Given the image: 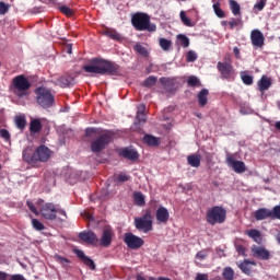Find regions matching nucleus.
<instances>
[{
	"label": "nucleus",
	"instance_id": "5fc2aeb1",
	"mask_svg": "<svg viewBox=\"0 0 280 280\" xmlns=\"http://www.w3.org/2000/svg\"><path fill=\"white\" fill-rule=\"evenodd\" d=\"M236 252L238 255L246 257V247H244V245H236Z\"/></svg>",
	"mask_w": 280,
	"mask_h": 280
},
{
	"label": "nucleus",
	"instance_id": "6e6d98bb",
	"mask_svg": "<svg viewBox=\"0 0 280 280\" xmlns=\"http://www.w3.org/2000/svg\"><path fill=\"white\" fill-rule=\"evenodd\" d=\"M136 118L140 124H145V121L148 120V117L145 116V114H137Z\"/></svg>",
	"mask_w": 280,
	"mask_h": 280
},
{
	"label": "nucleus",
	"instance_id": "bb28decb",
	"mask_svg": "<svg viewBox=\"0 0 280 280\" xmlns=\"http://www.w3.org/2000/svg\"><path fill=\"white\" fill-rule=\"evenodd\" d=\"M245 235H248L250 237V240H253L254 242H256V244H261V232L259 230H247L245 231Z\"/></svg>",
	"mask_w": 280,
	"mask_h": 280
},
{
	"label": "nucleus",
	"instance_id": "4d7b16f0",
	"mask_svg": "<svg viewBox=\"0 0 280 280\" xmlns=\"http://www.w3.org/2000/svg\"><path fill=\"white\" fill-rule=\"evenodd\" d=\"M195 280H209V276L207 273H198Z\"/></svg>",
	"mask_w": 280,
	"mask_h": 280
},
{
	"label": "nucleus",
	"instance_id": "58836bf2",
	"mask_svg": "<svg viewBox=\"0 0 280 280\" xmlns=\"http://www.w3.org/2000/svg\"><path fill=\"white\" fill-rule=\"evenodd\" d=\"M179 16H180L182 23H184L186 27H194V23H191V20L189 18H187V14L185 13V11H180Z\"/></svg>",
	"mask_w": 280,
	"mask_h": 280
},
{
	"label": "nucleus",
	"instance_id": "cd10ccee",
	"mask_svg": "<svg viewBox=\"0 0 280 280\" xmlns=\"http://www.w3.org/2000/svg\"><path fill=\"white\" fill-rule=\"evenodd\" d=\"M250 266H257V262H255L254 260L245 259L243 262L240 264L238 267L245 275H250Z\"/></svg>",
	"mask_w": 280,
	"mask_h": 280
},
{
	"label": "nucleus",
	"instance_id": "052dcab7",
	"mask_svg": "<svg viewBox=\"0 0 280 280\" xmlns=\"http://www.w3.org/2000/svg\"><path fill=\"white\" fill-rule=\"evenodd\" d=\"M10 275L5 271H0V280H8Z\"/></svg>",
	"mask_w": 280,
	"mask_h": 280
},
{
	"label": "nucleus",
	"instance_id": "2eb2a0df",
	"mask_svg": "<svg viewBox=\"0 0 280 280\" xmlns=\"http://www.w3.org/2000/svg\"><path fill=\"white\" fill-rule=\"evenodd\" d=\"M55 84L56 86H60L61 89H67L75 84V78H73V75L71 74H63L55 81Z\"/></svg>",
	"mask_w": 280,
	"mask_h": 280
},
{
	"label": "nucleus",
	"instance_id": "4468645a",
	"mask_svg": "<svg viewBox=\"0 0 280 280\" xmlns=\"http://www.w3.org/2000/svg\"><path fill=\"white\" fill-rule=\"evenodd\" d=\"M252 255L256 259H261L262 261H268V259H270V252L264 246L253 245Z\"/></svg>",
	"mask_w": 280,
	"mask_h": 280
},
{
	"label": "nucleus",
	"instance_id": "864d4df0",
	"mask_svg": "<svg viewBox=\"0 0 280 280\" xmlns=\"http://www.w3.org/2000/svg\"><path fill=\"white\" fill-rule=\"evenodd\" d=\"M0 137L4 139V141H10V131L7 129H0Z\"/></svg>",
	"mask_w": 280,
	"mask_h": 280
},
{
	"label": "nucleus",
	"instance_id": "39448f33",
	"mask_svg": "<svg viewBox=\"0 0 280 280\" xmlns=\"http://www.w3.org/2000/svg\"><path fill=\"white\" fill-rule=\"evenodd\" d=\"M206 222L210 226H215V224H224L226 222V208L222 206H214L207 210Z\"/></svg>",
	"mask_w": 280,
	"mask_h": 280
},
{
	"label": "nucleus",
	"instance_id": "c03bdc74",
	"mask_svg": "<svg viewBox=\"0 0 280 280\" xmlns=\"http://www.w3.org/2000/svg\"><path fill=\"white\" fill-rule=\"evenodd\" d=\"M59 11L61 14H65L66 16H73V10L67 5L59 7Z\"/></svg>",
	"mask_w": 280,
	"mask_h": 280
},
{
	"label": "nucleus",
	"instance_id": "3c124183",
	"mask_svg": "<svg viewBox=\"0 0 280 280\" xmlns=\"http://www.w3.org/2000/svg\"><path fill=\"white\" fill-rule=\"evenodd\" d=\"M241 78L242 82L245 83L247 86H250V84H253V75L243 74Z\"/></svg>",
	"mask_w": 280,
	"mask_h": 280
},
{
	"label": "nucleus",
	"instance_id": "f704fd0d",
	"mask_svg": "<svg viewBox=\"0 0 280 280\" xmlns=\"http://www.w3.org/2000/svg\"><path fill=\"white\" fill-rule=\"evenodd\" d=\"M133 49L137 54H139L140 56H143V58H148V48L143 47V45L141 44H136L133 46Z\"/></svg>",
	"mask_w": 280,
	"mask_h": 280
},
{
	"label": "nucleus",
	"instance_id": "393cba45",
	"mask_svg": "<svg viewBox=\"0 0 280 280\" xmlns=\"http://www.w3.org/2000/svg\"><path fill=\"white\" fill-rule=\"evenodd\" d=\"M43 130V122L38 118H33L30 122L31 135H38Z\"/></svg>",
	"mask_w": 280,
	"mask_h": 280
},
{
	"label": "nucleus",
	"instance_id": "dca6fc26",
	"mask_svg": "<svg viewBox=\"0 0 280 280\" xmlns=\"http://www.w3.org/2000/svg\"><path fill=\"white\" fill-rule=\"evenodd\" d=\"M73 253L84 264V266H88L90 270H95V261H93L89 256H85L84 252L81 249H73Z\"/></svg>",
	"mask_w": 280,
	"mask_h": 280
},
{
	"label": "nucleus",
	"instance_id": "423d86ee",
	"mask_svg": "<svg viewBox=\"0 0 280 280\" xmlns=\"http://www.w3.org/2000/svg\"><path fill=\"white\" fill-rule=\"evenodd\" d=\"M58 213H59V215H63V218H67V211L60 209L54 202H46V203L42 205V207L39 209V215H42V218H44V220H49L51 222L54 220H57Z\"/></svg>",
	"mask_w": 280,
	"mask_h": 280
},
{
	"label": "nucleus",
	"instance_id": "4be33fe9",
	"mask_svg": "<svg viewBox=\"0 0 280 280\" xmlns=\"http://www.w3.org/2000/svg\"><path fill=\"white\" fill-rule=\"evenodd\" d=\"M254 218L258 221L267 220V218L272 219V210H269L268 208H259L255 211Z\"/></svg>",
	"mask_w": 280,
	"mask_h": 280
},
{
	"label": "nucleus",
	"instance_id": "412c9836",
	"mask_svg": "<svg viewBox=\"0 0 280 280\" xmlns=\"http://www.w3.org/2000/svg\"><path fill=\"white\" fill-rule=\"evenodd\" d=\"M160 84L164 86L167 93H174L176 91V80L170 78H161Z\"/></svg>",
	"mask_w": 280,
	"mask_h": 280
},
{
	"label": "nucleus",
	"instance_id": "ddd939ff",
	"mask_svg": "<svg viewBox=\"0 0 280 280\" xmlns=\"http://www.w3.org/2000/svg\"><path fill=\"white\" fill-rule=\"evenodd\" d=\"M115 236V232H113V228L105 226L103 229V234L100 240V245L103 246V248H108L110 244H113V237Z\"/></svg>",
	"mask_w": 280,
	"mask_h": 280
},
{
	"label": "nucleus",
	"instance_id": "a878e982",
	"mask_svg": "<svg viewBox=\"0 0 280 280\" xmlns=\"http://www.w3.org/2000/svg\"><path fill=\"white\" fill-rule=\"evenodd\" d=\"M197 100H198L199 106L205 107V105L208 104V102H209V90L202 89L197 94Z\"/></svg>",
	"mask_w": 280,
	"mask_h": 280
},
{
	"label": "nucleus",
	"instance_id": "a211bd4d",
	"mask_svg": "<svg viewBox=\"0 0 280 280\" xmlns=\"http://www.w3.org/2000/svg\"><path fill=\"white\" fill-rule=\"evenodd\" d=\"M118 154L128 161H137L139 159V152L131 148H122L119 150Z\"/></svg>",
	"mask_w": 280,
	"mask_h": 280
},
{
	"label": "nucleus",
	"instance_id": "6e6552de",
	"mask_svg": "<svg viewBox=\"0 0 280 280\" xmlns=\"http://www.w3.org/2000/svg\"><path fill=\"white\" fill-rule=\"evenodd\" d=\"M35 93L37 95L36 102L42 108H51L54 106L55 98L51 95V91L46 88H37Z\"/></svg>",
	"mask_w": 280,
	"mask_h": 280
},
{
	"label": "nucleus",
	"instance_id": "bf43d9fd",
	"mask_svg": "<svg viewBox=\"0 0 280 280\" xmlns=\"http://www.w3.org/2000/svg\"><path fill=\"white\" fill-rule=\"evenodd\" d=\"M58 261L60 262V264H62V266H65V264H69V259L68 258H65V257H62V256H58Z\"/></svg>",
	"mask_w": 280,
	"mask_h": 280
},
{
	"label": "nucleus",
	"instance_id": "f03ea898",
	"mask_svg": "<svg viewBox=\"0 0 280 280\" xmlns=\"http://www.w3.org/2000/svg\"><path fill=\"white\" fill-rule=\"evenodd\" d=\"M93 135H97L90 143L91 152H94V154L106 150V147L113 143L115 137V132L112 130L98 132L97 128L85 129V137H93Z\"/></svg>",
	"mask_w": 280,
	"mask_h": 280
},
{
	"label": "nucleus",
	"instance_id": "603ef678",
	"mask_svg": "<svg viewBox=\"0 0 280 280\" xmlns=\"http://www.w3.org/2000/svg\"><path fill=\"white\" fill-rule=\"evenodd\" d=\"M240 23H242V20L232 18L231 21L229 22L230 30H235V27H237V25H240Z\"/></svg>",
	"mask_w": 280,
	"mask_h": 280
},
{
	"label": "nucleus",
	"instance_id": "a18cd8bd",
	"mask_svg": "<svg viewBox=\"0 0 280 280\" xmlns=\"http://www.w3.org/2000/svg\"><path fill=\"white\" fill-rule=\"evenodd\" d=\"M8 12H10V4L0 1V15H5Z\"/></svg>",
	"mask_w": 280,
	"mask_h": 280
},
{
	"label": "nucleus",
	"instance_id": "9d476101",
	"mask_svg": "<svg viewBox=\"0 0 280 280\" xmlns=\"http://www.w3.org/2000/svg\"><path fill=\"white\" fill-rule=\"evenodd\" d=\"M12 85L18 91V97H23V95H27V91L32 88V83L30 80L25 78V75L20 74L14 77L12 80Z\"/></svg>",
	"mask_w": 280,
	"mask_h": 280
},
{
	"label": "nucleus",
	"instance_id": "f8f14e48",
	"mask_svg": "<svg viewBox=\"0 0 280 280\" xmlns=\"http://www.w3.org/2000/svg\"><path fill=\"white\" fill-rule=\"evenodd\" d=\"M225 162L229 167H232L235 174H244V172H246V163L235 160L234 154L228 153Z\"/></svg>",
	"mask_w": 280,
	"mask_h": 280
},
{
	"label": "nucleus",
	"instance_id": "c85d7f7f",
	"mask_svg": "<svg viewBox=\"0 0 280 280\" xmlns=\"http://www.w3.org/2000/svg\"><path fill=\"white\" fill-rule=\"evenodd\" d=\"M229 4H230V10L232 14H234V16H240L242 14V7H240V3H237V1L230 0Z\"/></svg>",
	"mask_w": 280,
	"mask_h": 280
},
{
	"label": "nucleus",
	"instance_id": "13d9d810",
	"mask_svg": "<svg viewBox=\"0 0 280 280\" xmlns=\"http://www.w3.org/2000/svg\"><path fill=\"white\" fill-rule=\"evenodd\" d=\"M10 279L9 280H25V278L21 275H12V276H9Z\"/></svg>",
	"mask_w": 280,
	"mask_h": 280
},
{
	"label": "nucleus",
	"instance_id": "e2e57ef3",
	"mask_svg": "<svg viewBox=\"0 0 280 280\" xmlns=\"http://www.w3.org/2000/svg\"><path fill=\"white\" fill-rule=\"evenodd\" d=\"M196 257L198 259H206L207 258V254H205V252H198Z\"/></svg>",
	"mask_w": 280,
	"mask_h": 280
},
{
	"label": "nucleus",
	"instance_id": "0eeeda50",
	"mask_svg": "<svg viewBox=\"0 0 280 280\" xmlns=\"http://www.w3.org/2000/svg\"><path fill=\"white\" fill-rule=\"evenodd\" d=\"M133 224L137 231H140L141 233H150L153 229L152 210L147 209L143 215L135 218Z\"/></svg>",
	"mask_w": 280,
	"mask_h": 280
},
{
	"label": "nucleus",
	"instance_id": "0e129e2a",
	"mask_svg": "<svg viewBox=\"0 0 280 280\" xmlns=\"http://www.w3.org/2000/svg\"><path fill=\"white\" fill-rule=\"evenodd\" d=\"M233 54L235 55V58H236L237 60H240V58H241V56H240V48L234 47V48H233Z\"/></svg>",
	"mask_w": 280,
	"mask_h": 280
},
{
	"label": "nucleus",
	"instance_id": "680f3d73",
	"mask_svg": "<svg viewBox=\"0 0 280 280\" xmlns=\"http://www.w3.org/2000/svg\"><path fill=\"white\" fill-rule=\"evenodd\" d=\"M137 114H145V106L143 104L138 106Z\"/></svg>",
	"mask_w": 280,
	"mask_h": 280
},
{
	"label": "nucleus",
	"instance_id": "ea45409f",
	"mask_svg": "<svg viewBox=\"0 0 280 280\" xmlns=\"http://www.w3.org/2000/svg\"><path fill=\"white\" fill-rule=\"evenodd\" d=\"M188 86H201L200 79H198L196 75H190L187 80Z\"/></svg>",
	"mask_w": 280,
	"mask_h": 280
},
{
	"label": "nucleus",
	"instance_id": "7c9ffc66",
	"mask_svg": "<svg viewBox=\"0 0 280 280\" xmlns=\"http://www.w3.org/2000/svg\"><path fill=\"white\" fill-rule=\"evenodd\" d=\"M188 165L190 167H198L200 165V155L198 154H190L187 156Z\"/></svg>",
	"mask_w": 280,
	"mask_h": 280
},
{
	"label": "nucleus",
	"instance_id": "2f4dec72",
	"mask_svg": "<svg viewBox=\"0 0 280 280\" xmlns=\"http://www.w3.org/2000/svg\"><path fill=\"white\" fill-rule=\"evenodd\" d=\"M159 45L163 51H170V49H172V40L165 37L159 39Z\"/></svg>",
	"mask_w": 280,
	"mask_h": 280
},
{
	"label": "nucleus",
	"instance_id": "774afa93",
	"mask_svg": "<svg viewBox=\"0 0 280 280\" xmlns=\"http://www.w3.org/2000/svg\"><path fill=\"white\" fill-rule=\"evenodd\" d=\"M276 128H277V130H280V121L276 122Z\"/></svg>",
	"mask_w": 280,
	"mask_h": 280
},
{
	"label": "nucleus",
	"instance_id": "37998d69",
	"mask_svg": "<svg viewBox=\"0 0 280 280\" xmlns=\"http://www.w3.org/2000/svg\"><path fill=\"white\" fill-rule=\"evenodd\" d=\"M130 180V175L126 173H120L116 176V183H128Z\"/></svg>",
	"mask_w": 280,
	"mask_h": 280
},
{
	"label": "nucleus",
	"instance_id": "09e8293b",
	"mask_svg": "<svg viewBox=\"0 0 280 280\" xmlns=\"http://www.w3.org/2000/svg\"><path fill=\"white\" fill-rule=\"evenodd\" d=\"M26 206L28 207V209L32 213H34L35 215H40V211H38V209H36V206H34V202L26 201Z\"/></svg>",
	"mask_w": 280,
	"mask_h": 280
},
{
	"label": "nucleus",
	"instance_id": "4c0bfd02",
	"mask_svg": "<svg viewBox=\"0 0 280 280\" xmlns=\"http://www.w3.org/2000/svg\"><path fill=\"white\" fill-rule=\"evenodd\" d=\"M234 277H235V271H233V268H231V267L224 268V270H223V278L225 280H233Z\"/></svg>",
	"mask_w": 280,
	"mask_h": 280
},
{
	"label": "nucleus",
	"instance_id": "de8ad7c7",
	"mask_svg": "<svg viewBox=\"0 0 280 280\" xmlns=\"http://www.w3.org/2000/svg\"><path fill=\"white\" fill-rule=\"evenodd\" d=\"M186 58H187V62H196V60H198V55L196 54V51L189 50L187 52Z\"/></svg>",
	"mask_w": 280,
	"mask_h": 280
},
{
	"label": "nucleus",
	"instance_id": "473e14b6",
	"mask_svg": "<svg viewBox=\"0 0 280 280\" xmlns=\"http://www.w3.org/2000/svg\"><path fill=\"white\" fill-rule=\"evenodd\" d=\"M104 34L108 38H112V40H121V35L113 28H107L106 31H104Z\"/></svg>",
	"mask_w": 280,
	"mask_h": 280
},
{
	"label": "nucleus",
	"instance_id": "e433bc0d",
	"mask_svg": "<svg viewBox=\"0 0 280 280\" xmlns=\"http://www.w3.org/2000/svg\"><path fill=\"white\" fill-rule=\"evenodd\" d=\"M212 8L214 10L215 16H218L219 19H224V16H226V13L224 12V10L220 8V2L214 3Z\"/></svg>",
	"mask_w": 280,
	"mask_h": 280
},
{
	"label": "nucleus",
	"instance_id": "49530a36",
	"mask_svg": "<svg viewBox=\"0 0 280 280\" xmlns=\"http://www.w3.org/2000/svg\"><path fill=\"white\" fill-rule=\"evenodd\" d=\"M271 219L280 220V206H275L271 210Z\"/></svg>",
	"mask_w": 280,
	"mask_h": 280
},
{
	"label": "nucleus",
	"instance_id": "7ed1b4c3",
	"mask_svg": "<svg viewBox=\"0 0 280 280\" xmlns=\"http://www.w3.org/2000/svg\"><path fill=\"white\" fill-rule=\"evenodd\" d=\"M23 159L26 163L35 165V163H47L51 159V149L45 144H40L31 155L26 151H23Z\"/></svg>",
	"mask_w": 280,
	"mask_h": 280
},
{
	"label": "nucleus",
	"instance_id": "aec40b11",
	"mask_svg": "<svg viewBox=\"0 0 280 280\" xmlns=\"http://www.w3.org/2000/svg\"><path fill=\"white\" fill-rule=\"evenodd\" d=\"M79 238H81L82 242H85V244H96L97 234H95L93 231H84L79 233Z\"/></svg>",
	"mask_w": 280,
	"mask_h": 280
},
{
	"label": "nucleus",
	"instance_id": "6ab92c4d",
	"mask_svg": "<svg viewBox=\"0 0 280 280\" xmlns=\"http://www.w3.org/2000/svg\"><path fill=\"white\" fill-rule=\"evenodd\" d=\"M155 218L159 224H167L170 222V210L165 207H160L155 212Z\"/></svg>",
	"mask_w": 280,
	"mask_h": 280
},
{
	"label": "nucleus",
	"instance_id": "b1692460",
	"mask_svg": "<svg viewBox=\"0 0 280 280\" xmlns=\"http://www.w3.org/2000/svg\"><path fill=\"white\" fill-rule=\"evenodd\" d=\"M270 86H272V79L262 75L258 81V91H260V93H265V91H268Z\"/></svg>",
	"mask_w": 280,
	"mask_h": 280
},
{
	"label": "nucleus",
	"instance_id": "9b49d317",
	"mask_svg": "<svg viewBox=\"0 0 280 280\" xmlns=\"http://www.w3.org/2000/svg\"><path fill=\"white\" fill-rule=\"evenodd\" d=\"M124 243L128 246L131 250H139L145 244L143 238L135 235L132 232L125 233Z\"/></svg>",
	"mask_w": 280,
	"mask_h": 280
},
{
	"label": "nucleus",
	"instance_id": "f3484780",
	"mask_svg": "<svg viewBox=\"0 0 280 280\" xmlns=\"http://www.w3.org/2000/svg\"><path fill=\"white\" fill-rule=\"evenodd\" d=\"M250 40L254 47H258V48L264 47V40H265L264 33H261V31L259 30H253L250 33Z\"/></svg>",
	"mask_w": 280,
	"mask_h": 280
},
{
	"label": "nucleus",
	"instance_id": "20e7f679",
	"mask_svg": "<svg viewBox=\"0 0 280 280\" xmlns=\"http://www.w3.org/2000/svg\"><path fill=\"white\" fill-rule=\"evenodd\" d=\"M131 25L137 32H156V24L150 23L148 13H136L131 18Z\"/></svg>",
	"mask_w": 280,
	"mask_h": 280
},
{
	"label": "nucleus",
	"instance_id": "c756f323",
	"mask_svg": "<svg viewBox=\"0 0 280 280\" xmlns=\"http://www.w3.org/2000/svg\"><path fill=\"white\" fill-rule=\"evenodd\" d=\"M133 202L137 207H143L145 205V196L141 191L133 192Z\"/></svg>",
	"mask_w": 280,
	"mask_h": 280
},
{
	"label": "nucleus",
	"instance_id": "5701e85b",
	"mask_svg": "<svg viewBox=\"0 0 280 280\" xmlns=\"http://www.w3.org/2000/svg\"><path fill=\"white\" fill-rule=\"evenodd\" d=\"M143 143L145 145H149V148H159L161 145V138H156L152 135H144L143 137Z\"/></svg>",
	"mask_w": 280,
	"mask_h": 280
},
{
	"label": "nucleus",
	"instance_id": "c9c22d12",
	"mask_svg": "<svg viewBox=\"0 0 280 280\" xmlns=\"http://www.w3.org/2000/svg\"><path fill=\"white\" fill-rule=\"evenodd\" d=\"M177 43L184 48L189 47V37L187 35L179 34L177 35Z\"/></svg>",
	"mask_w": 280,
	"mask_h": 280
},
{
	"label": "nucleus",
	"instance_id": "a19ab883",
	"mask_svg": "<svg viewBox=\"0 0 280 280\" xmlns=\"http://www.w3.org/2000/svg\"><path fill=\"white\" fill-rule=\"evenodd\" d=\"M32 226L35 231H45V224H43L38 219L32 220Z\"/></svg>",
	"mask_w": 280,
	"mask_h": 280
},
{
	"label": "nucleus",
	"instance_id": "69168bd1",
	"mask_svg": "<svg viewBox=\"0 0 280 280\" xmlns=\"http://www.w3.org/2000/svg\"><path fill=\"white\" fill-rule=\"evenodd\" d=\"M67 49V54H72L73 52V48L71 47V44L66 46Z\"/></svg>",
	"mask_w": 280,
	"mask_h": 280
},
{
	"label": "nucleus",
	"instance_id": "79ce46f5",
	"mask_svg": "<svg viewBox=\"0 0 280 280\" xmlns=\"http://www.w3.org/2000/svg\"><path fill=\"white\" fill-rule=\"evenodd\" d=\"M156 84V77H149L144 80L143 86H147V89H150Z\"/></svg>",
	"mask_w": 280,
	"mask_h": 280
},
{
	"label": "nucleus",
	"instance_id": "f257e3e1",
	"mask_svg": "<svg viewBox=\"0 0 280 280\" xmlns=\"http://www.w3.org/2000/svg\"><path fill=\"white\" fill-rule=\"evenodd\" d=\"M85 73H95V75H117L119 65L103 58H92L90 65L83 66Z\"/></svg>",
	"mask_w": 280,
	"mask_h": 280
},
{
	"label": "nucleus",
	"instance_id": "8fccbe9b",
	"mask_svg": "<svg viewBox=\"0 0 280 280\" xmlns=\"http://www.w3.org/2000/svg\"><path fill=\"white\" fill-rule=\"evenodd\" d=\"M268 0H258L257 3L254 5L255 10H258V12H261L264 8H266V3Z\"/></svg>",
	"mask_w": 280,
	"mask_h": 280
},
{
	"label": "nucleus",
	"instance_id": "72a5a7b5",
	"mask_svg": "<svg viewBox=\"0 0 280 280\" xmlns=\"http://www.w3.org/2000/svg\"><path fill=\"white\" fill-rule=\"evenodd\" d=\"M15 126L19 130H25V126H27V120L23 116L15 117Z\"/></svg>",
	"mask_w": 280,
	"mask_h": 280
},
{
	"label": "nucleus",
	"instance_id": "1a4fd4ad",
	"mask_svg": "<svg viewBox=\"0 0 280 280\" xmlns=\"http://www.w3.org/2000/svg\"><path fill=\"white\" fill-rule=\"evenodd\" d=\"M217 69L224 80H229L230 82L235 80V69L233 68L231 57L225 58L224 62L219 61Z\"/></svg>",
	"mask_w": 280,
	"mask_h": 280
},
{
	"label": "nucleus",
	"instance_id": "338daca9",
	"mask_svg": "<svg viewBox=\"0 0 280 280\" xmlns=\"http://www.w3.org/2000/svg\"><path fill=\"white\" fill-rule=\"evenodd\" d=\"M221 25H222L223 27H226V25H229V21H222V22H221Z\"/></svg>",
	"mask_w": 280,
	"mask_h": 280
}]
</instances>
